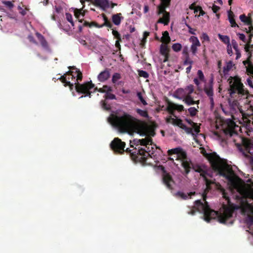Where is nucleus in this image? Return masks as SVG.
Returning <instances> with one entry per match:
<instances>
[{"mask_svg": "<svg viewBox=\"0 0 253 253\" xmlns=\"http://www.w3.org/2000/svg\"><path fill=\"white\" fill-rule=\"evenodd\" d=\"M189 41L192 43L191 46H201V43L197 39V37L194 36H191L189 38Z\"/></svg>", "mask_w": 253, "mask_h": 253, "instance_id": "nucleus-41", "label": "nucleus"}, {"mask_svg": "<svg viewBox=\"0 0 253 253\" xmlns=\"http://www.w3.org/2000/svg\"><path fill=\"white\" fill-rule=\"evenodd\" d=\"M231 43H232V46H233V49H238V44H237V43L236 42L235 40H232V41H231Z\"/></svg>", "mask_w": 253, "mask_h": 253, "instance_id": "nucleus-61", "label": "nucleus"}, {"mask_svg": "<svg viewBox=\"0 0 253 253\" xmlns=\"http://www.w3.org/2000/svg\"><path fill=\"white\" fill-rule=\"evenodd\" d=\"M35 35H36L37 38H38L39 42H40V44H41L42 47V48L45 50H48L49 45H48V42H47L45 39H44V36L38 32L35 33Z\"/></svg>", "mask_w": 253, "mask_h": 253, "instance_id": "nucleus-20", "label": "nucleus"}, {"mask_svg": "<svg viewBox=\"0 0 253 253\" xmlns=\"http://www.w3.org/2000/svg\"><path fill=\"white\" fill-rule=\"evenodd\" d=\"M163 184H165L166 186L170 190L172 189V185L174 183L172 176L165 170L163 172Z\"/></svg>", "mask_w": 253, "mask_h": 253, "instance_id": "nucleus-15", "label": "nucleus"}, {"mask_svg": "<svg viewBox=\"0 0 253 253\" xmlns=\"http://www.w3.org/2000/svg\"><path fill=\"white\" fill-rule=\"evenodd\" d=\"M203 201L205 202L204 203H202L200 200L195 201L194 206L193 209L188 211V214L194 215L196 212L203 213L204 219L208 222H209L211 219L217 218L219 223L226 224L228 219L232 216L233 211L240 208V206L235 205L233 204H230V202H228V206H224L223 211L218 212L211 209L206 200H203Z\"/></svg>", "mask_w": 253, "mask_h": 253, "instance_id": "nucleus-2", "label": "nucleus"}, {"mask_svg": "<svg viewBox=\"0 0 253 253\" xmlns=\"http://www.w3.org/2000/svg\"><path fill=\"white\" fill-rule=\"evenodd\" d=\"M112 34H113L114 38H116L117 40H121V35H120L119 33H118L117 31L113 30V31H112Z\"/></svg>", "mask_w": 253, "mask_h": 253, "instance_id": "nucleus-57", "label": "nucleus"}, {"mask_svg": "<svg viewBox=\"0 0 253 253\" xmlns=\"http://www.w3.org/2000/svg\"><path fill=\"white\" fill-rule=\"evenodd\" d=\"M82 80V73L80 71H78V74H77V81L75 82L74 84V88H75L76 92L79 93L84 94V95H82L81 97H79V99L83 98L86 96L90 97L91 91L90 89L93 88L94 85L92 83L91 81L86 82L83 84L79 83V82Z\"/></svg>", "mask_w": 253, "mask_h": 253, "instance_id": "nucleus-6", "label": "nucleus"}, {"mask_svg": "<svg viewBox=\"0 0 253 253\" xmlns=\"http://www.w3.org/2000/svg\"><path fill=\"white\" fill-rule=\"evenodd\" d=\"M218 38H219V40L221 41L224 44L230 45V39H229L228 36H222L220 34H218Z\"/></svg>", "mask_w": 253, "mask_h": 253, "instance_id": "nucleus-38", "label": "nucleus"}, {"mask_svg": "<svg viewBox=\"0 0 253 253\" xmlns=\"http://www.w3.org/2000/svg\"><path fill=\"white\" fill-rule=\"evenodd\" d=\"M202 177L203 178V180H204V181H205L206 184V189L205 190H204V192H203V200H206V194L208 192L210 191V189H211V187H210V185L212 184H213V182L210 179H209L207 178V176H202Z\"/></svg>", "mask_w": 253, "mask_h": 253, "instance_id": "nucleus-19", "label": "nucleus"}, {"mask_svg": "<svg viewBox=\"0 0 253 253\" xmlns=\"http://www.w3.org/2000/svg\"><path fill=\"white\" fill-rule=\"evenodd\" d=\"M121 79V75L119 73H115L112 77V82L114 84L117 83V81Z\"/></svg>", "mask_w": 253, "mask_h": 253, "instance_id": "nucleus-47", "label": "nucleus"}, {"mask_svg": "<svg viewBox=\"0 0 253 253\" xmlns=\"http://www.w3.org/2000/svg\"><path fill=\"white\" fill-rule=\"evenodd\" d=\"M65 18H66V20L69 21V23L71 24L72 26H74V23L73 22V20H72V15L69 13H65Z\"/></svg>", "mask_w": 253, "mask_h": 253, "instance_id": "nucleus-49", "label": "nucleus"}, {"mask_svg": "<svg viewBox=\"0 0 253 253\" xmlns=\"http://www.w3.org/2000/svg\"><path fill=\"white\" fill-rule=\"evenodd\" d=\"M110 77L109 69H105L103 71L100 72V74L98 75V80L100 82H103L107 80Z\"/></svg>", "mask_w": 253, "mask_h": 253, "instance_id": "nucleus-21", "label": "nucleus"}, {"mask_svg": "<svg viewBox=\"0 0 253 253\" xmlns=\"http://www.w3.org/2000/svg\"><path fill=\"white\" fill-rule=\"evenodd\" d=\"M198 11H199V16H203L205 15V12L202 10L201 6H198L196 7V9H194V12H197Z\"/></svg>", "mask_w": 253, "mask_h": 253, "instance_id": "nucleus-56", "label": "nucleus"}, {"mask_svg": "<svg viewBox=\"0 0 253 253\" xmlns=\"http://www.w3.org/2000/svg\"><path fill=\"white\" fill-rule=\"evenodd\" d=\"M76 18L79 19V22H80V23L83 22V26L89 27V23L87 22L86 21H84L83 20H80V19H79V18L76 17Z\"/></svg>", "mask_w": 253, "mask_h": 253, "instance_id": "nucleus-62", "label": "nucleus"}, {"mask_svg": "<svg viewBox=\"0 0 253 253\" xmlns=\"http://www.w3.org/2000/svg\"><path fill=\"white\" fill-rule=\"evenodd\" d=\"M181 162L182 167L184 169V172L185 174H189L190 170L191 169V167L195 164H193L191 163V161H180Z\"/></svg>", "mask_w": 253, "mask_h": 253, "instance_id": "nucleus-26", "label": "nucleus"}, {"mask_svg": "<svg viewBox=\"0 0 253 253\" xmlns=\"http://www.w3.org/2000/svg\"><path fill=\"white\" fill-rule=\"evenodd\" d=\"M112 89L111 87H110L107 85H104V86H103L102 87L99 88L95 87V88H94V91H93V92L98 91L100 93H110L111 92H112Z\"/></svg>", "mask_w": 253, "mask_h": 253, "instance_id": "nucleus-32", "label": "nucleus"}, {"mask_svg": "<svg viewBox=\"0 0 253 253\" xmlns=\"http://www.w3.org/2000/svg\"><path fill=\"white\" fill-rule=\"evenodd\" d=\"M186 27L189 29V33L193 35H195L196 33H195V31H196V29L192 28L189 25L186 24Z\"/></svg>", "mask_w": 253, "mask_h": 253, "instance_id": "nucleus-60", "label": "nucleus"}, {"mask_svg": "<svg viewBox=\"0 0 253 253\" xmlns=\"http://www.w3.org/2000/svg\"><path fill=\"white\" fill-rule=\"evenodd\" d=\"M242 148L240 150L247 158L253 155V140L247 138H242Z\"/></svg>", "mask_w": 253, "mask_h": 253, "instance_id": "nucleus-11", "label": "nucleus"}, {"mask_svg": "<svg viewBox=\"0 0 253 253\" xmlns=\"http://www.w3.org/2000/svg\"><path fill=\"white\" fill-rule=\"evenodd\" d=\"M103 19H104V24H102L100 26V28H101L103 26H105L110 28H112V24L111 22L108 20L107 16H106L104 14H103Z\"/></svg>", "mask_w": 253, "mask_h": 253, "instance_id": "nucleus-39", "label": "nucleus"}, {"mask_svg": "<svg viewBox=\"0 0 253 253\" xmlns=\"http://www.w3.org/2000/svg\"><path fill=\"white\" fill-rule=\"evenodd\" d=\"M195 195V192H190L187 194H185L183 192L178 191L175 193L176 197L181 198V199L185 200L188 198H191V196Z\"/></svg>", "mask_w": 253, "mask_h": 253, "instance_id": "nucleus-29", "label": "nucleus"}, {"mask_svg": "<svg viewBox=\"0 0 253 253\" xmlns=\"http://www.w3.org/2000/svg\"><path fill=\"white\" fill-rule=\"evenodd\" d=\"M199 46H200L191 45L190 50L193 55H196V52H197V47Z\"/></svg>", "mask_w": 253, "mask_h": 253, "instance_id": "nucleus-58", "label": "nucleus"}, {"mask_svg": "<svg viewBox=\"0 0 253 253\" xmlns=\"http://www.w3.org/2000/svg\"><path fill=\"white\" fill-rule=\"evenodd\" d=\"M237 35H238V38L243 42L246 43L247 42L246 39V36H245L244 34L237 33Z\"/></svg>", "mask_w": 253, "mask_h": 253, "instance_id": "nucleus-55", "label": "nucleus"}, {"mask_svg": "<svg viewBox=\"0 0 253 253\" xmlns=\"http://www.w3.org/2000/svg\"><path fill=\"white\" fill-rule=\"evenodd\" d=\"M251 38H252V34L251 33L249 35V40L248 41L246 42L247 44L245 45V51L247 53V56H249L250 54H251V56H252V53H251V50H250V48L253 49V44H251Z\"/></svg>", "mask_w": 253, "mask_h": 253, "instance_id": "nucleus-30", "label": "nucleus"}, {"mask_svg": "<svg viewBox=\"0 0 253 253\" xmlns=\"http://www.w3.org/2000/svg\"><path fill=\"white\" fill-rule=\"evenodd\" d=\"M193 127V131L196 133V134H198V133L200 132V127L198 126H192Z\"/></svg>", "mask_w": 253, "mask_h": 253, "instance_id": "nucleus-63", "label": "nucleus"}, {"mask_svg": "<svg viewBox=\"0 0 253 253\" xmlns=\"http://www.w3.org/2000/svg\"><path fill=\"white\" fill-rule=\"evenodd\" d=\"M229 84V93L230 95L238 93L244 98L247 99L250 96V93L247 89L244 88V85L241 82V78L238 76H230L228 79Z\"/></svg>", "mask_w": 253, "mask_h": 253, "instance_id": "nucleus-5", "label": "nucleus"}, {"mask_svg": "<svg viewBox=\"0 0 253 253\" xmlns=\"http://www.w3.org/2000/svg\"><path fill=\"white\" fill-rule=\"evenodd\" d=\"M2 3L6 5V7H8L9 9H11L13 8V5L11 1H3Z\"/></svg>", "mask_w": 253, "mask_h": 253, "instance_id": "nucleus-54", "label": "nucleus"}, {"mask_svg": "<svg viewBox=\"0 0 253 253\" xmlns=\"http://www.w3.org/2000/svg\"><path fill=\"white\" fill-rule=\"evenodd\" d=\"M123 19V17L121 16L120 13H117L112 16V21L114 23V25L119 26L121 24V21Z\"/></svg>", "mask_w": 253, "mask_h": 253, "instance_id": "nucleus-31", "label": "nucleus"}, {"mask_svg": "<svg viewBox=\"0 0 253 253\" xmlns=\"http://www.w3.org/2000/svg\"><path fill=\"white\" fill-rule=\"evenodd\" d=\"M183 106L179 104H176L170 101H168V107H167V111L169 114L173 116V112L175 110L178 112L183 111Z\"/></svg>", "mask_w": 253, "mask_h": 253, "instance_id": "nucleus-16", "label": "nucleus"}, {"mask_svg": "<svg viewBox=\"0 0 253 253\" xmlns=\"http://www.w3.org/2000/svg\"><path fill=\"white\" fill-rule=\"evenodd\" d=\"M188 111H189V115H190L191 117L195 116L197 113H198V110L195 107H190L188 109Z\"/></svg>", "mask_w": 253, "mask_h": 253, "instance_id": "nucleus-44", "label": "nucleus"}, {"mask_svg": "<svg viewBox=\"0 0 253 253\" xmlns=\"http://www.w3.org/2000/svg\"><path fill=\"white\" fill-rule=\"evenodd\" d=\"M138 74H139V76L145 79L148 78V73L147 72L144 70H139L138 71Z\"/></svg>", "mask_w": 253, "mask_h": 253, "instance_id": "nucleus-48", "label": "nucleus"}, {"mask_svg": "<svg viewBox=\"0 0 253 253\" xmlns=\"http://www.w3.org/2000/svg\"><path fill=\"white\" fill-rule=\"evenodd\" d=\"M228 104H229V109H230L231 113H236V111L239 109V103L237 100H229Z\"/></svg>", "mask_w": 253, "mask_h": 253, "instance_id": "nucleus-25", "label": "nucleus"}, {"mask_svg": "<svg viewBox=\"0 0 253 253\" xmlns=\"http://www.w3.org/2000/svg\"><path fill=\"white\" fill-rule=\"evenodd\" d=\"M208 160L212 169L226 179L231 189L238 191L244 198L253 199V191L245 189L242 185V180L234 172L231 166L215 154H210Z\"/></svg>", "mask_w": 253, "mask_h": 253, "instance_id": "nucleus-1", "label": "nucleus"}, {"mask_svg": "<svg viewBox=\"0 0 253 253\" xmlns=\"http://www.w3.org/2000/svg\"><path fill=\"white\" fill-rule=\"evenodd\" d=\"M167 6L164 5H160L158 6V15L162 14L163 15H165L166 13H169L168 12L166 11V7Z\"/></svg>", "mask_w": 253, "mask_h": 253, "instance_id": "nucleus-45", "label": "nucleus"}, {"mask_svg": "<svg viewBox=\"0 0 253 253\" xmlns=\"http://www.w3.org/2000/svg\"><path fill=\"white\" fill-rule=\"evenodd\" d=\"M194 92V86L192 84L187 85L184 88H179L177 90V93L179 95L183 96L184 99L183 101L184 103L188 106L193 105L194 104L198 105L200 103L199 100L195 101L193 100V98L191 97V94Z\"/></svg>", "mask_w": 253, "mask_h": 253, "instance_id": "nucleus-8", "label": "nucleus"}, {"mask_svg": "<svg viewBox=\"0 0 253 253\" xmlns=\"http://www.w3.org/2000/svg\"><path fill=\"white\" fill-rule=\"evenodd\" d=\"M69 69L75 70V71H69L60 76V78L57 79V80H60L61 83L64 84V86H68L69 89L72 91L73 90L75 82H77V72H81V71L74 66L69 67Z\"/></svg>", "mask_w": 253, "mask_h": 253, "instance_id": "nucleus-7", "label": "nucleus"}, {"mask_svg": "<svg viewBox=\"0 0 253 253\" xmlns=\"http://www.w3.org/2000/svg\"><path fill=\"white\" fill-rule=\"evenodd\" d=\"M194 171L200 173L201 177L209 176L211 177L208 172H207V168L204 165L195 164L192 166V168Z\"/></svg>", "mask_w": 253, "mask_h": 253, "instance_id": "nucleus-14", "label": "nucleus"}, {"mask_svg": "<svg viewBox=\"0 0 253 253\" xmlns=\"http://www.w3.org/2000/svg\"><path fill=\"white\" fill-rule=\"evenodd\" d=\"M204 92L208 96H212L213 92H212V85H209V86H205L204 87Z\"/></svg>", "mask_w": 253, "mask_h": 253, "instance_id": "nucleus-42", "label": "nucleus"}, {"mask_svg": "<svg viewBox=\"0 0 253 253\" xmlns=\"http://www.w3.org/2000/svg\"><path fill=\"white\" fill-rule=\"evenodd\" d=\"M139 145L141 146H150L152 145V139L150 137H147L143 138L142 139H139Z\"/></svg>", "mask_w": 253, "mask_h": 253, "instance_id": "nucleus-34", "label": "nucleus"}, {"mask_svg": "<svg viewBox=\"0 0 253 253\" xmlns=\"http://www.w3.org/2000/svg\"><path fill=\"white\" fill-rule=\"evenodd\" d=\"M108 121L121 133L135 132L141 134L146 131L144 122L126 113L121 115L112 114L108 118Z\"/></svg>", "mask_w": 253, "mask_h": 253, "instance_id": "nucleus-3", "label": "nucleus"}, {"mask_svg": "<svg viewBox=\"0 0 253 253\" xmlns=\"http://www.w3.org/2000/svg\"><path fill=\"white\" fill-rule=\"evenodd\" d=\"M247 220H248V223L252 225L253 224V206L251 204H247Z\"/></svg>", "mask_w": 253, "mask_h": 253, "instance_id": "nucleus-22", "label": "nucleus"}, {"mask_svg": "<svg viewBox=\"0 0 253 253\" xmlns=\"http://www.w3.org/2000/svg\"><path fill=\"white\" fill-rule=\"evenodd\" d=\"M233 66V62L232 61L230 60L226 62V65L224 66V69H223V71H222L221 76H227V75L228 74V72L231 71Z\"/></svg>", "mask_w": 253, "mask_h": 253, "instance_id": "nucleus-27", "label": "nucleus"}, {"mask_svg": "<svg viewBox=\"0 0 253 253\" xmlns=\"http://www.w3.org/2000/svg\"><path fill=\"white\" fill-rule=\"evenodd\" d=\"M166 122L167 123H171L172 125L176 126L182 129H183L184 131L186 132L187 134H191L194 135V133L192 132V128L189 127H187L186 126L182 123V120L180 119H173L171 117L169 116L166 119Z\"/></svg>", "mask_w": 253, "mask_h": 253, "instance_id": "nucleus-12", "label": "nucleus"}, {"mask_svg": "<svg viewBox=\"0 0 253 253\" xmlns=\"http://www.w3.org/2000/svg\"><path fill=\"white\" fill-rule=\"evenodd\" d=\"M169 22V13H166L163 14L162 18H159L158 20V23L164 24V25H168Z\"/></svg>", "mask_w": 253, "mask_h": 253, "instance_id": "nucleus-33", "label": "nucleus"}, {"mask_svg": "<svg viewBox=\"0 0 253 253\" xmlns=\"http://www.w3.org/2000/svg\"><path fill=\"white\" fill-rule=\"evenodd\" d=\"M100 103H101V107L103 109L106 111H109L111 109V106L109 104H107V102H106L105 101L102 100L100 101Z\"/></svg>", "mask_w": 253, "mask_h": 253, "instance_id": "nucleus-46", "label": "nucleus"}, {"mask_svg": "<svg viewBox=\"0 0 253 253\" xmlns=\"http://www.w3.org/2000/svg\"><path fill=\"white\" fill-rule=\"evenodd\" d=\"M170 41V38L169 36V33L167 31H165L163 33V37H162V42L163 43L167 44Z\"/></svg>", "mask_w": 253, "mask_h": 253, "instance_id": "nucleus-35", "label": "nucleus"}, {"mask_svg": "<svg viewBox=\"0 0 253 253\" xmlns=\"http://www.w3.org/2000/svg\"><path fill=\"white\" fill-rule=\"evenodd\" d=\"M168 156H174L175 160L179 161H187V154L181 148L178 147L169 150L168 151Z\"/></svg>", "mask_w": 253, "mask_h": 253, "instance_id": "nucleus-13", "label": "nucleus"}, {"mask_svg": "<svg viewBox=\"0 0 253 253\" xmlns=\"http://www.w3.org/2000/svg\"><path fill=\"white\" fill-rule=\"evenodd\" d=\"M198 79H199V80L201 81H203L204 79H205V77H204L203 73L201 70H198Z\"/></svg>", "mask_w": 253, "mask_h": 253, "instance_id": "nucleus-59", "label": "nucleus"}, {"mask_svg": "<svg viewBox=\"0 0 253 253\" xmlns=\"http://www.w3.org/2000/svg\"><path fill=\"white\" fill-rule=\"evenodd\" d=\"M237 127L235 122L230 119H227L224 121V124L222 125V129L224 132V135L227 138L237 136V131L235 128Z\"/></svg>", "mask_w": 253, "mask_h": 253, "instance_id": "nucleus-9", "label": "nucleus"}, {"mask_svg": "<svg viewBox=\"0 0 253 253\" xmlns=\"http://www.w3.org/2000/svg\"><path fill=\"white\" fill-rule=\"evenodd\" d=\"M137 97L138 98H139V101L141 102L142 104H143L144 106H146L147 105V102L142 97V93L140 92H137Z\"/></svg>", "mask_w": 253, "mask_h": 253, "instance_id": "nucleus-51", "label": "nucleus"}, {"mask_svg": "<svg viewBox=\"0 0 253 253\" xmlns=\"http://www.w3.org/2000/svg\"><path fill=\"white\" fill-rule=\"evenodd\" d=\"M228 18L229 23H230L231 27L233 28L239 27L238 25L236 24L235 19H234V13L231 10L228 11Z\"/></svg>", "mask_w": 253, "mask_h": 253, "instance_id": "nucleus-28", "label": "nucleus"}, {"mask_svg": "<svg viewBox=\"0 0 253 253\" xmlns=\"http://www.w3.org/2000/svg\"><path fill=\"white\" fill-rule=\"evenodd\" d=\"M145 148H134L132 149L126 148V153L130 155V159L132 160L134 163H140L144 164L147 162L149 157L152 158L153 155V147L144 146Z\"/></svg>", "mask_w": 253, "mask_h": 253, "instance_id": "nucleus-4", "label": "nucleus"}, {"mask_svg": "<svg viewBox=\"0 0 253 253\" xmlns=\"http://www.w3.org/2000/svg\"><path fill=\"white\" fill-rule=\"evenodd\" d=\"M201 40L203 41V42H210V38L208 36V35L206 33H203V34H202V36H201Z\"/></svg>", "mask_w": 253, "mask_h": 253, "instance_id": "nucleus-50", "label": "nucleus"}, {"mask_svg": "<svg viewBox=\"0 0 253 253\" xmlns=\"http://www.w3.org/2000/svg\"><path fill=\"white\" fill-rule=\"evenodd\" d=\"M109 147H110L112 151H114V153L116 154H123V153L126 152L125 149L126 143L121 141L118 137L114 138V140L109 144Z\"/></svg>", "mask_w": 253, "mask_h": 253, "instance_id": "nucleus-10", "label": "nucleus"}, {"mask_svg": "<svg viewBox=\"0 0 253 253\" xmlns=\"http://www.w3.org/2000/svg\"><path fill=\"white\" fill-rule=\"evenodd\" d=\"M103 19H104V24H102L100 26V28H101L103 26H105L110 28H112V24L111 22L108 20L107 16H106L104 14H103Z\"/></svg>", "mask_w": 253, "mask_h": 253, "instance_id": "nucleus-40", "label": "nucleus"}, {"mask_svg": "<svg viewBox=\"0 0 253 253\" xmlns=\"http://www.w3.org/2000/svg\"><path fill=\"white\" fill-rule=\"evenodd\" d=\"M104 98L106 99H116V96L110 92H107L104 95Z\"/></svg>", "mask_w": 253, "mask_h": 253, "instance_id": "nucleus-52", "label": "nucleus"}, {"mask_svg": "<svg viewBox=\"0 0 253 253\" xmlns=\"http://www.w3.org/2000/svg\"><path fill=\"white\" fill-rule=\"evenodd\" d=\"M250 55L247 56V59L244 61L242 62L243 65L246 66V71H247V74L248 75H253V64L250 61Z\"/></svg>", "mask_w": 253, "mask_h": 253, "instance_id": "nucleus-17", "label": "nucleus"}, {"mask_svg": "<svg viewBox=\"0 0 253 253\" xmlns=\"http://www.w3.org/2000/svg\"><path fill=\"white\" fill-rule=\"evenodd\" d=\"M239 19H240L241 21L248 25H251L252 23V20H251V18L247 17L245 14L240 15Z\"/></svg>", "mask_w": 253, "mask_h": 253, "instance_id": "nucleus-36", "label": "nucleus"}, {"mask_svg": "<svg viewBox=\"0 0 253 253\" xmlns=\"http://www.w3.org/2000/svg\"><path fill=\"white\" fill-rule=\"evenodd\" d=\"M193 63V61L190 60L189 57H184V65L186 66L187 65H189V66H191V65Z\"/></svg>", "mask_w": 253, "mask_h": 253, "instance_id": "nucleus-53", "label": "nucleus"}, {"mask_svg": "<svg viewBox=\"0 0 253 253\" xmlns=\"http://www.w3.org/2000/svg\"><path fill=\"white\" fill-rule=\"evenodd\" d=\"M135 112H136V113H137V114L139 115V116H140L143 118H146V119L148 118V114L147 113V111L142 110L141 109L137 108V109H135Z\"/></svg>", "mask_w": 253, "mask_h": 253, "instance_id": "nucleus-37", "label": "nucleus"}, {"mask_svg": "<svg viewBox=\"0 0 253 253\" xmlns=\"http://www.w3.org/2000/svg\"><path fill=\"white\" fill-rule=\"evenodd\" d=\"M172 49L175 52H178L182 49V45L179 43H175L172 44Z\"/></svg>", "mask_w": 253, "mask_h": 253, "instance_id": "nucleus-43", "label": "nucleus"}, {"mask_svg": "<svg viewBox=\"0 0 253 253\" xmlns=\"http://www.w3.org/2000/svg\"><path fill=\"white\" fill-rule=\"evenodd\" d=\"M94 4L96 6H99L104 10L109 7V3L107 0H95L94 1Z\"/></svg>", "mask_w": 253, "mask_h": 253, "instance_id": "nucleus-24", "label": "nucleus"}, {"mask_svg": "<svg viewBox=\"0 0 253 253\" xmlns=\"http://www.w3.org/2000/svg\"><path fill=\"white\" fill-rule=\"evenodd\" d=\"M169 48L167 44H162L160 46V54L161 55L164 56V59H163V62H166L168 61L169 57Z\"/></svg>", "mask_w": 253, "mask_h": 253, "instance_id": "nucleus-18", "label": "nucleus"}, {"mask_svg": "<svg viewBox=\"0 0 253 253\" xmlns=\"http://www.w3.org/2000/svg\"><path fill=\"white\" fill-rule=\"evenodd\" d=\"M227 53H228V55L230 56L232 54V50H231V44H228L227 45Z\"/></svg>", "mask_w": 253, "mask_h": 253, "instance_id": "nucleus-64", "label": "nucleus"}, {"mask_svg": "<svg viewBox=\"0 0 253 253\" xmlns=\"http://www.w3.org/2000/svg\"><path fill=\"white\" fill-rule=\"evenodd\" d=\"M85 1H90V0H80V2H81L82 5H83V7L80 9H76L74 10V15H75V17L77 18L81 15L83 17L84 15L85 10H83V8L84 7Z\"/></svg>", "mask_w": 253, "mask_h": 253, "instance_id": "nucleus-23", "label": "nucleus"}]
</instances>
